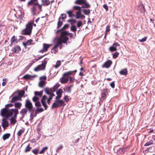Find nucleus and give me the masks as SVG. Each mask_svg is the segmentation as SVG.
I'll return each mask as SVG.
<instances>
[{
	"instance_id": "nucleus-37",
	"label": "nucleus",
	"mask_w": 155,
	"mask_h": 155,
	"mask_svg": "<svg viewBox=\"0 0 155 155\" xmlns=\"http://www.w3.org/2000/svg\"><path fill=\"white\" fill-rule=\"evenodd\" d=\"M25 93V91L23 90L21 91L18 93V97H20L21 98L24 95Z\"/></svg>"
},
{
	"instance_id": "nucleus-27",
	"label": "nucleus",
	"mask_w": 155,
	"mask_h": 155,
	"mask_svg": "<svg viewBox=\"0 0 155 155\" xmlns=\"http://www.w3.org/2000/svg\"><path fill=\"white\" fill-rule=\"evenodd\" d=\"M27 112V109L24 108L22 109L20 112V113L22 116H24Z\"/></svg>"
},
{
	"instance_id": "nucleus-26",
	"label": "nucleus",
	"mask_w": 155,
	"mask_h": 155,
	"mask_svg": "<svg viewBox=\"0 0 155 155\" xmlns=\"http://www.w3.org/2000/svg\"><path fill=\"white\" fill-rule=\"evenodd\" d=\"M138 8L141 12L144 13L145 12V8L143 5H139L138 6Z\"/></svg>"
},
{
	"instance_id": "nucleus-6",
	"label": "nucleus",
	"mask_w": 155,
	"mask_h": 155,
	"mask_svg": "<svg viewBox=\"0 0 155 155\" xmlns=\"http://www.w3.org/2000/svg\"><path fill=\"white\" fill-rule=\"evenodd\" d=\"M58 99H56L52 106V108H56L61 106H64L65 105L64 101L62 100Z\"/></svg>"
},
{
	"instance_id": "nucleus-61",
	"label": "nucleus",
	"mask_w": 155,
	"mask_h": 155,
	"mask_svg": "<svg viewBox=\"0 0 155 155\" xmlns=\"http://www.w3.org/2000/svg\"><path fill=\"white\" fill-rule=\"evenodd\" d=\"M66 91L68 93H70L71 91V88L70 87H68L67 88Z\"/></svg>"
},
{
	"instance_id": "nucleus-58",
	"label": "nucleus",
	"mask_w": 155,
	"mask_h": 155,
	"mask_svg": "<svg viewBox=\"0 0 155 155\" xmlns=\"http://www.w3.org/2000/svg\"><path fill=\"white\" fill-rule=\"evenodd\" d=\"M106 97V94L104 93H102L101 94V97L103 99H105Z\"/></svg>"
},
{
	"instance_id": "nucleus-16",
	"label": "nucleus",
	"mask_w": 155,
	"mask_h": 155,
	"mask_svg": "<svg viewBox=\"0 0 155 155\" xmlns=\"http://www.w3.org/2000/svg\"><path fill=\"white\" fill-rule=\"evenodd\" d=\"M2 125L3 128H5L6 127H8L9 126V124L8 121L6 120V119H3L2 120Z\"/></svg>"
},
{
	"instance_id": "nucleus-32",
	"label": "nucleus",
	"mask_w": 155,
	"mask_h": 155,
	"mask_svg": "<svg viewBox=\"0 0 155 155\" xmlns=\"http://www.w3.org/2000/svg\"><path fill=\"white\" fill-rule=\"evenodd\" d=\"M17 117H15V115H14V117H12L10 119L11 123V124H14L16 122V118Z\"/></svg>"
},
{
	"instance_id": "nucleus-33",
	"label": "nucleus",
	"mask_w": 155,
	"mask_h": 155,
	"mask_svg": "<svg viewBox=\"0 0 155 155\" xmlns=\"http://www.w3.org/2000/svg\"><path fill=\"white\" fill-rule=\"evenodd\" d=\"M43 111V109L41 107H37L36 110L35 111V113L37 114L39 112H42Z\"/></svg>"
},
{
	"instance_id": "nucleus-35",
	"label": "nucleus",
	"mask_w": 155,
	"mask_h": 155,
	"mask_svg": "<svg viewBox=\"0 0 155 155\" xmlns=\"http://www.w3.org/2000/svg\"><path fill=\"white\" fill-rule=\"evenodd\" d=\"M22 104L21 102H18L15 103V108L20 109L21 107Z\"/></svg>"
},
{
	"instance_id": "nucleus-38",
	"label": "nucleus",
	"mask_w": 155,
	"mask_h": 155,
	"mask_svg": "<svg viewBox=\"0 0 155 155\" xmlns=\"http://www.w3.org/2000/svg\"><path fill=\"white\" fill-rule=\"evenodd\" d=\"M83 5L82 6V8H87L90 7V5L88 3H86V1H85L84 3H83Z\"/></svg>"
},
{
	"instance_id": "nucleus-60",
	"label": "nucleus",
	"mask_w": 155,
	"mask_h": 155,
	"mask_svg": "<svg viewBox=\"0 0 155 155\" xmlns=\"http://www.w3.org/2000/svg\"><path fill=\"white\" fill-rule=\"evenodd\" d=\"M6 79V78L5 79H3V81H4V82H3L2 83V86H5L6 84V81H5Z\"/></svg>"
},
{
	"instance_id": "nucleus-49",
	"label": "nucleus",
	"mask_w": 155,
	"mask_h": 155,
	"mask_svg": "<svg viewBox=\"0 0 155 155\" xmlns=\"http://www.w3.org/2000/svg\"><path fill=\"white\" fill-rule=\"evenodd\" d=\"M61 17L59 18V21L58 23V27H60L62 24V22L60 21Z\"/></svg>"
},
{
	"instance_id": "nucleus-39",
	"label": "nucleus",
	"mask_w": 155,
	"mask_h": 155,
	"mask_svg": "<svg viewBox=\"0 0 155 155\" xmlns=\"http://www.w3.org/2000/svg\"><path fill=\"white\" fill-rule=\"evenodd\" d=\"M24 132V130L23 129H20L18 132L17 134L19 137H20L22 134Z\"/></svg>"
},
{
	"instance_id": "nucleus-45",
	"label": "nucleus",
	"mask_w": 155,
	"mask_h": 155,
	"mask_svg": "<svg viewBox=\"0 0 155 155\" xmlns=\"http://www.w3.org/2000/svg\"><path fill=\"white\" fill-rule=\"evenodd\" d=\"M31 147H30L29 145H28L26 147L25 150V151L26 152H28L30 150H31Z\"/></svg>"
},
{
	"instance_id": "nucleus-2",
	"label": "nucleus",
	"mask_w": 155,
	"mask_h": 155,
	"mask_svg": "<svg viewBox=\"0 0 155 155\" xmlns=\"http://www.w3.org/2000/svg\"><path fill=\"white\" fill-rule=\"evenodd\" d=\"M68 32L66 31L61 32V36L57 38L58 39L57 46L59 45L61 42H63L64 43H66V45H67L66 42L68 40V38L65 36L68 35Z\"/></svg>"
},
{
	"instance_id": "nucleus-15",
	"label": "nucleus",
	"mask_w": 155,
	"mask_h": 155,
	"mask_svg": "<svg viewBox=\"0 0 155 155\" xmlns=\"http://www.w3.org/2000/svg\"><path fill=\"white\" fill-rule=\"evenodd\" d=\"M33 41L31 39L28 40L26 42H23V44L25 48H26L28 46H29L31 45H33L34 43H33Z\"/></svg>"
},
{
	"instance_id": "nucleus-41",
	"label": "nucleus",
	"mask_w": 155,
	"mask_h": 155,
	"mask_svg": "<svg viewBox=\"0 0 155 155\" xmlns=\"http://www.w3.org/2000/svg\"><path fill=\"white\" fill-rule=\"evenodd\" d=\"M31 77V75L28 74H26L23 76V78L25 79H30Z\"/></svg>"
},
{
	"instance_id": "nucleus-28",
	"label": "nucleus",
	"mask_w": 155,
	"mask_h": 155,
	"mask_svg": "<svg viewBox=\"0 0 155 155\" xmlns=\"http://www.w3.org/2000/svg\"><path fill=\"white\" fill-rule=\"evenodd\" d=\"M17 42V38L15 36H13L11 39V45Z\"/></svg>"
},
{
	"instance_id": "nucleus-55",
	"label": "nucleus",
	"mask_w": 155,
	"mask_h": 155,
	"mask_svg": "<svg viewBox=\"0 0 155 155\" xmlns=\"http://www.w3.org/2000/svg\"><path fill=\"white\" fill-rule=\"evenodd\" d=\"M40 79L41 80L45 81L46 79V77L45 76H42L40 78Z\"/></svg>"
},
{
	"instance_id": "nucleus-53",
	"label": "nucleus",
	"mask_w": 155,
	"mask_h": 155,
	"mask_svg": "<svg viewBox=\"0 0 155 155\" xmlns=\"http://www.w3.org/2000/svg\"><path fill=\"white\" fill-rule=\"evenodd\" d=\"M83 25L82 22L81 21H78L77 24L78 27H80Z\"/></svg>"
},
{
	"instance_id": "nucleus-22",
	"label": "nucleus",
	"mask_w": 155,
	"mask_h": 155,
	"mask_svg": "<svg viewBox=\"0 0 155 155\" xmlns=\"http://www.w3.org/2000/svg\"><path fill=\"white\" fill-rule=\"evenodd\" d=\"M77 72V70H75L73 71H69L65 73V75L69 76V75H73V74H74Z\"/></svg>"
},
{
	"instance_id": "nucleus-44",
	"label": "nucleus",
	"mask_w": 155,
	"mask_h": 155,
	"mask_svg": "<svg viewBox=\"0 0 155 155\" xmlns=\"http://www.w3.org/2000/svg\"><path fill=\"white\" fill-rule=\"evenodd\" d=\"M71 30L73 32L76 31L77 30L76 27L74 25H72L71 27Z\"/></svg>"
},
{
	"instance_id": "nucleus-21",
	"label": "nucleus",
	"mask_w": 155,
	"mask_h": 155,
	"mask_svg": "<svg viewBox=\"0 0 155 155\" xmlns=\"http://www.w3.org/2000/svg\"><path fill=\"white\" fill-rule=\"evenodd\" d=\"M21 50V48L18 46H17L12 49V51L15 53H18Z\"/></svg>"
},
{
	"instance_id": "nucleus-3",
	"label": "nucleus",
	"mask_w": 155,
	"mask_h": 155,
	"mask_svg": "<svg viewBox=\"0 0 155 155\" xmlns=\"http://www.w3.org/2000/svg\"><path fill=\"white\" fill-rule=\"evenodd\" d=\"M34 21L29 22L26 25V28L22 31V33L24 35H30L31 32L33 28V25L35 26H36L35 24H33Z\"/></svg>"
},
{
	"instance_id": "nucleus-42",
	"label": "nucleus",
	"mask_w": 155,
	"mask_h": 155,
	"mask_svg": "<svg viewBox=\"0 0 155 155\" xmlns=\"http://www.w3.org/2000/svg\"><path fill=\"white\" fill-rule=\"evenodd\" d=\"M60 85L59 84H56L53 87V91H56V89L59 87Z\"/></svg>"
},
{
	"instance_id": "nucleus-48",
	"label": "nucleus",
	"mask_w": 155,
	"mask_h": 155,
	"mask_svg": "<svg viewBox=\"0 0 155 155\" xmlns=\"http://www.w3.org/2000/svg\"><path fill=\"white\" fill-rule=\"evenodd\" d=\"M38 149L37 148L35 149L32 150V152L36 155H37L38 154Z\"/></svg>"
},
{
	"instance_id": "nucleus-10",
	"label": "nucleus",
	"mask_w": 155,
	"mask_h": 155,
	"mask_svg": "<svg viewBox=\"0 0 155 155\" xmlns=\"http://www.w3.org/2000/svg\"><path fill=\"white\" fill-rule=\"evenodd\" d=\"M57 42H58V39H56L55 41V45H54V47L52 49V51H53V52H54V53H55L56 52H58V47H59V48L60 49H61L62 48V43H63V42H61V43L58 46H57Z\"/></svg>"
},
{
	"instance_id": "nucleus-46",
	"label": "nucleus",
	"mask_w": 155,
	"mask_h": 155,
	"mask_svg": "<svg viewBox=\"0 0 155 155\" xmlns=\"http://www.w3.org/2000/svg\"><path fill=\"white\" fill-rule=\"evenodd\" d=\"M110 26L108 25L107 26L105 31V33H106V34H107V33L110 31Z\"/></svg>"
},
{
	"instance_id": "nucleus-13",
	"label": "nucleus",
	"mask_w": 155,
	"mask_h": 155,
	"mask_svg": "<svg viewBox=\"0 0 155 155\" xmlns=\"http://www.w3.org/2000/svg\"><path fill=\"white\" fill-rule=\"evenodd\" d=\"M76 18L77 19H84L85 18L84 15L81 14V11H79L76 12Z\"/></svg>"
},
{
	"instance_id": "nucleus-54",
	"label": "nucleus",
	"mask_w": 155,
	"mask_h": 155,
	"mask_svg": "<svg viewBox=\"0 0 155 155\" xmlns=\"http://www.w3.org/2000/svg\"><path fill=\"white\" fill-rule=\"evenodd\" d=\"M61 18L63 20L65 19L66 17V14H61Z\"/></svg>"
},
{
	"instance_id": "nucleus-14",
	"label": "nucleus",
	"mask_w": 155,
	"mask_h": 155,
	"mask_svg": "<svg viewBox=\"0 0 155 155\" xmlns=\"http://www.w3.org/2000/svg\"><path fill=\"white\" fill-rule=\"evenodd\" d=\"M63 93L62 89H59L56 92V94L57 96L56 97V99H59L62 96V94Z\"/></svg>"
},
{
	"instance_id": "nucleus-30",
	"label": "nucleus",
	"mask_w": 155,
	"mask_h": 155,
	"mask_svg": "<svg viewBox=\"0 0 155 155\" xmlns=\"http://www.w3.org/2000/svg\"><path fill=\"white\" fill-rule=\"evenodd\" d=\"M120 74L123 75H126L127 74V71L126 69H124L121 70L119 72Z\"/></svg>"
},
{
	"instance_id": "nucleus-4",
	"label": "nucleus",
	"mask_w": 155,
	"mask_h": 155,
	"mask_svg": "<svg viewBox=\"0 0 155 155\" xmlns=\"http://www.w3.org/2000/svg\"><path fill=\"white\" fill-rule=\"evenodd\" d=\"M53 97L51 96L49 97L47 99L46 96L45 95H44L41 100V102L42 104V105L44 107L45 110H47L48 106L47 104L46 101H47V103L48 105L50 104L51 100H52Z\"/></svg>"
},
{
	"instance_id": "nucleus-17",
	"label": "nucleus",
	"mask_w": 155,
	"mask_h": 155,
	"mask_svg": "<svg viewBox=\"0 0 155 155\" xmlns=\"http://www.w3.org/2000/svg\"><path fill=\"white\" fill-rule=\"evenodd\" d=\"M51 46V45L47 44H44L43 45V48L42 50L40 51L41 52H43L47 51L48 49Z\"/></svg>"
},
{
	"instance_id": "nucleus-51",
	"label": "nucleus",
	"mask_w": 155,
	"mask_h": 155,
	"mask_svg": "<svg viewBox=\"0 0 155 155\" xmlns=\"http://www.w3.org/2000/svg\"><path fill=\"white\" fill-rule=\"evenodd\" d=\"M48 149L47 147H45L42 148L40 152V154H42L47 149Z\"/></svg>"
},
{
	"instance_id": "nucleus-20",
	"label": "nucleus",
	"mask_w": 155,
	"mask_h": 155,
	"mask_svg": "<svg viewBox=\"0 0 155 155\" xmlns=\"http://www.w3.org/2000/svg\"><path fill=\"white\" fill-rule=\"evenodd\" d=\"M112 63V62L110 60H108L104 63L103 67L107 68H109L110 66Z\"/></svg>"
},
{
	"instance_id": "nucleus-24",
	"label": "nucleus",
	"mask_w": 155,
	"mask_h": 155,
	"mask_svg": "<svg viewBox=\"0 0 155 155\" xmlns=\"http://www.w3.org/2000/svg\"><path fill=\"white\" fill-rule=\"evenodd\" d=\"M36 6L33 5V6L31 8L32 13L33 15H35L36 14L37 8Z\"/></svg>"
},
{
	"instance_id": "nucleus-25",
	"label": "nucleus",
	"mask_w": 155,
	"mask_h": 155,
	"mask_svg": "<svg viewBox=\"0 0 155 155\" xmlns=\"http://www.w3.org/2000/svg\"><path fill=\"white\" fill-rule=\"evenodd\" d=\"M86 0H76L74 2L75 4L82 5L84 3Z\"/></svg>"
},
{
	"instance_id": "nucleus-59",
	"label": "nucleus",
	"mask_w": 155,
	"mask_h": 155,
	"mask_svg": "<svg viewBox=\"0 0 155 155\" xmlns=\"http://www.w3.org/2000/svg\"><path fill=\"white\" fill-rule=\"evenodd\" d=\"M69 27V25L68 24L65 25L64 26L62 27V29H65Z\"/></svg>"
},
{
	"instance_id": "nucleus-34",
	"label": "nucleus",
	"mask_w": 155,
	"mask_h": 155,
	"mask_svg": "<svg viewBox=\"0 0 155 155\" xmlns=\"http://www.w3.org/2000/svg\"><path fill=\"white\" fill-rule=\"evenodd\" d=\"M61 65V61H58L56 62L55 65H54L53 66L55 68H57L59 67Z\"/></svg>"
},
{
	"instance_id": "nucleus-62",
	"label": "nucleus",
	"mask_w": 155,
	"mask_h": 155,
	"mask_svg": "<svg viewBox=\"0 0 155 155\" xmlns=\"http://www.w3.org/2000/svg\"><path fill=\"white\" fill-rule=\"evenodd\" d=\"M103 7L106 9V10L107 11H108V7L107 5L106 4H104V5L103 6Z\"/></svg>"
},
{
	"instance_id": "nucleus-29",
	"label": "nucleus",
	"mask_w": 155,
	"mask_h": 155,
	"mask_svg": "<svg viewBox=\"0 0 155 155\" xmlns=\"http://www.w3.org/2000/svg\"><path fill=\"white\" fill-rule=\"evenodd\" d=\"M11 134L9 133H6L3 135L2 138L5 140L7 139H8L10 136Z\"/></svg>"
},
{
	"instance_id": "nucleus-31",
	"label": "nucleus",
	"mask_w": 155,
	"mask_h": 155,
	"mask_svg": "<svg viewBox=\"0 0 155 155\" xmlns=\"http://www.w3.org/2000/svg\"><path fill=\"white\" fill-rule=\"evenodd\" d=\"M45 81L41 80L39 83L38 85L39 87H42L45 85Z\"/></svg>"
},
{
	"instance_id": "nucleus-63",
	"label": "nucleus",
	"mask_w": 155,
	"mask_h": 155,
	"mask_svg": "<svg viewBox=\"0 0 155 155\" xmlns=\"http://www.w3.org/2000/svg\"><path fill=\"white\" fill-rule=\"evenodd\" d=\"M110 85L111 86V87L113 88H114V86H115V84H114V82L113 81L110 84Z\"/></svg>"
},
{
	"instance_id": "nucleus-8",
	"label": "nucleus",
	"mask_w": 155,
	"mask_h": 155,
	"mask_svg": "<svg viewBox=\"0 0 155 155\" xmlns=\"http://www.w3.org/2000/svg\"><path fill=\"white\" fill-rule=\"evenodd\" d=\"M43 91H35L34 92L35 96L32 98V100L34 102L39 100L40 98L42 95Z\"/></svg>"
},
{
	"instance_id": "nucleus-47",
	"label": "nucleus",
	"mask_w": 155,
	"mask_h": 155,
	"mask_svg": "<svg viewBox=\"0 0 155 155\" xmlns=\"http://www.w3.org/2000/svg\"><path fill=\"white\" fill-rule=\"evenodd\" d=\"M73 8L75 10H78V11L81 10V8L79 6H74L73 7Z\"/></svg>"
},
{
	"instance_id": "nucleus-12",
	"label": "nucleus",
	"mask_w": 155,
	"mask_h": 155,
	"mask_svg": "<svg viewBox=\"0 0 155 155\" xmlns=\"http://www.w3.org/2000/svg\"><path fill=\"white\" fill-rule=\"evenodd\" d=\"M69 76L66 75L65 73H64L63 77L61 79V82L62 83H66L69 79Z\"/></svg>"
},
{
	"instance_id": "nucleus-18",
	"label": "nucleus",
	"mask_w": 155,
	"mask_h": 155,
	"mask_svg": "<svg viewBox=\"0 0 155 155\" xmlns=\"http://www.w3.org/2000/svg\"><path fill=\"white\" fill-rule=\"evenodd\" d=\"M45 91L48 95H49V97H51V96L52 97H53L54 96V95L52 93L53 91L52 90H50L49 89L47 88H46L44 89Z\"/></svg>"
},
{
	"instance_id": "nucleus-19",
	"label": "nucleus",
	"mask_w": 155,
	"mask_h": 155,
	"mask_svg": "<svg viewBox=\"0 0 155 155\" xmlns=\"http://www.w3.org/2000/svg\"><path fill=\"white\" fill-rule=\"evenodd\" d=\"M21 99L18 96H15L12 97L11 100V103H14L18 101H21Z\"/></svg>"
},
{
	"instance_id": "nucleus-9",
	"label": "nucleus",
	"mask_w": 155,
	"mask_h": 155,
	"mask_svg": "<svg viewBox=\"0 0 155 155\" xmlns=\"http://www.w3.org/2000/svg\"><path fill=\"white\" fill-rule=\"evenodd\" d=\"M32 4L33 5H37L38 6L40 12L42 11V5L38 4L37 0H31L28 3V5H30Z\"/></svg>"
},
{
	"instance_id": "nucleus-36",
	"label": "nucleus",
	"mask_w": 155,
	"mask_h": 155,
	"mask_svg": "<svg viewBox=\"0 0 155 155\" xmlns=\"http://www.w3.org/2000/svg\"><path fill=\"white\" fill-rule=\"evenodd\" d=\"M83 12L85 15H88L90 13L91 11L89 9H84Z\"/></svg>"
},
{
	"instance_id": "nucleus-40",
	"label": "nucleus",
	"mask_w": 155,
	"mask_h": 155,
	"mask_svg": "<svg viewBox=\"0 0 155 155\" xmlns=\"http://www.w3.org/2000/svg\"><path fill=\"white\" fill-rule=\"evenodd\" d=\"M35 102V105L36 107H40L41 106L40 102L38 101H36L34 102Z\"/></svg>"
},
{
	"instance_id": "nucleus-1",
	"label": "nucleus",
	"mask_w": 155,
	"mask_h": 155,
	"mask_svg": "<svg viewBox=\"0 0 155 155\" xmlns=\"http://www.w3.org/2000/svg\"><path fill=\"white\" fill-rule=\"evenodd\" d=\"M13 106V104L11 103L6 104L5 107L2 109L1 111V115L4 117L8 118L12 115L14 113L15 114V117H16L18 113V109H9V107Z\"/></svg>"
},
{
	"instance_id": "nucleus-7",
	"label": "nucleus",
	"mask_w": 155,
	"mask_h": 155,
	"mask_svg": "<svg viewBox=\"0 0 155 155\" xmlns=\"http://www.w3.org/2000/svg\"><path fill=\"white\" fill-rule=\"evenodd\" d=\"M25 107L30 112L34 111L35 110V109L34 108L32 103L29 99L26 100Z\"/></svg>"
},
{
	"instance_id": "nucleus-23",
	"label": "nucleus",
	"mask_w": 155,
	"mask_h": 155,
	"mask_svg": "<svg viewBox=\"0 0 155 155\" xmlns=\"http://www.w3.org/2000/svg\"><path fill=\"white\" fill-rule=\"evenodd\" d=\"M42 5L44 6H48L50 4V2L49 0H41Z\"/></svg>"
},
{
	"instance_id": "nucleus-52",
	"label": "nucleus",
	"mask_w": 155,
	"mask_h": 155,
	"mask_svg": "<svg viewBox=\"0 0 155 155\" xmlns=\"http://www.w3.org/2000/svg\"><path fill=\"white\" fill-rule=\"evenodd\" d=\"M37 114L35 113V114H34L33 113H31L30 115V119L32 120L33 119L34 117H35Z\"/></svg>"
},
{
	"instance_id": "nucleus-57",
	"label": "nucleus",
	"mask_w": 155,
	"mask_h": 155,
	"mask_svg": "<svg viewBox=\"0 0 155 155\" xmlns=\"http://www.w3.org/2000/svg\"><path fill=\"white\" fill-rule=\"evenodd\" d=\"M147 38V37H145L144 38H142L141 39L139 40V41L140 42H144L146 41Z\"/></svg>"
},
{
	"instance_id": "nucleus-11",
	"label": "nucleus",
	"mask_w": 155,
	"mask_h": 155,
	"mask_svg": "<svg viewBox=\"0 0 155 155\" xmlns=\"http://www.w3.org/2000/svg\"><path fill=\"white\" fill-rule=\"evenodd\" d=\"M119 44L117 42H115L113 44L112 46L110 47L109 50L111 52L116 51L117 50V48H119Z\"/></svg>"
},
{
	"instance_id": "nucleus-56",
	"label": "nucleus",
	"mask_w": 155,
	"mask_h": 155,
	"mask_svg": "<svg viewBox=\"0 0 155 155\" xmlns=\"http://www.w3.org/2000/svg\"><path fill=\"white\" fill-rule=\"evenodd\" d=\"M119 53L117 52L113 54V57L114 58H116L118 55Z\"/></svg>"
},
{
	"instance_id": "nucleus-64",
	"label": "nucleus",
	"mask_w": 155,
	"mask_h": 155,
	"mask_svg": "<svg viewBox=\"0 0 155 155\" xmlns=\"http://www.w3.org/2000/svg\"><path fill=\"white\" fill-rule=\"evenodd\" d=\"M64 99L65 100L66 102H68L69 101V99L68 98V97L66 95L64 96Z\"/></svg>"
},
{
	"instance_id": "nucleus-50",
	"label": "nucleus",
	"mask_w": 155,
	"mask_h": 155,
	"mask_svg": "<svg viewBox=\"0 0 155 155\" xmlns=\"http://www.w3.org/2000/svg\"><path fill=\"white\" fill-rule=\"evenodd\" d=\"M68 22H70L71 25H72L76 22L75 20L74 19H69L67 21Z\"/></svg>"
},
{
	"instance_id": "nucleus-43",
	"label": "nucleus",
	"mask_w": 155,
	"mask_h": 155,
	"mask_svg": "<svg viewBox=\"0 0 155 155\" xmlns=\"http://www.w3.org/2000/svg\"><path fill=\"white\" fill-rule=\"evenodd\" d=\"M67 13L68 14L69 17H71L73 16V11L71 10H70L67 11Z\"/></svg>"
},
{
	"instance_id": "nucleus-5",
	"label": "nucleus",
	"mask_w": 155,
	"mask_h": 155,
	"mask_svg": "<svg viewBox=\"0 0 155 155\" xmlns=\"http://www.w3.org/2000/svg\"><path fill=\"white\" fill-rule=\"evenodd\" d=\"M47 59L46 58L44 59V60L42 61V64L38 66L35 68L34 71H38L45 70L47 62Z\"/></svg>"
}]
</instances>
